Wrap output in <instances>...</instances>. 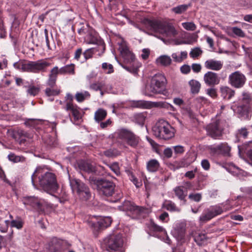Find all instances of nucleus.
Wrapping results in <instances>:
<instances>
[{"label": "nucleus", "instance_id": "obj_1", "mask_svg": "<svg viewBox=\"0 0 252 252\" xmlns=\"http://www.w3.org/2000/svg\"><path fill=\"white\" fill-rule=\"evenodd\" d=\"M32 181L34 186L38 182L42 189L50 194L55 192L59 188L55 174L51 172H44L40 167L37 168L33 173Z\"/></svg>", "mask_w": 252, "mask_h": 252}, {"label": "nucleus", "instance_id": "obj_2", "mask_svg": "<svg viewBox=\"0 0 252 252\" xmlns=\"http://www.w3.org/2000/svg\"><path fill=\"white\" fill-rule=\"evenodd\" d=\"M144 23L151 30L158 32L168 37H175L178 33L177 31L173 26L163 24L158 21L145 19L144 20Z\"/></svg>", "mask_w": 252, "mask_h": 252}, {"label": "nucleus", "instance_id": "obj_3", "mask_svg": "<svg viewBox=\"0 0 252 252\" xmlns=\"http://www.w3.org/2000/svg\"><path fill=\"white\" fill-rule=\"evenodd\" d=\"M153 130L156 137L165 140L169 139L174 135V129L164 121H161L157 123Z\"/></svg>", "mask_w": 252, "mask_h": 252}, {"label": "nucleus", "instance_id": "obj_4", "mask_svg": "<svg viewBox=\"0 0 252 252\" xmlns=\"http://www.w3.org/2000/svg\"><path fill=\"white\" fill-rule=\"evenodd\" d=\"M119 208L121 210L126 211L127 215L133 219L144 217L148 212L147 209L136 206L129 201H125Z\"/></svg>", "mask_w": 252, "mask_h": 252}, {"label": "nucleus", "instance_id": "obj_5", "mask_svg": "<svg viewBox=\"0 0 252 252\" xmlns=\"http://www.w3.org/2000/svg\"><path fill=\"white\" fill-rule=\"evenodd\" d=\"M166 82V79L163 74H155L151 79L150 85L147 86V90L154 94H160L164 89Z\"/></svg>", "mask_w": 252, "mask_h": 252}, {"label": "nucleus", "instance_id": "obj_6", "mask_svg": "<svg viewBox=\"0 0 252 252\" xmlns=\"http://www.w3.org/2000/svg\"><path fill=\"white\" fill-rule=\"evenodd\" d=\"M70 186L73 191H76L79 198L87 201L91 197V194L89 188L83 182L74 179L70 181Z\"/></svg>", "mask_w": 252, "mask_h": 252}, {"label": "nucleus", "instance_id": "obj_7", "mask_svg": "<svg viewBox=\"0 0 252 252\" xmlns=\"http://www.w3.org/2000/svg\"><path fill=\"white\" fill-rule=\"evenodd\" d=\"M105 243L108 249L112 251H120V252H125L123 248L124 245V239L120 234H112L105 240Z\"/></svg>", "mask_w": 252, "mask_h": 252}, {"label": "nucleus", "instance_id": "obj_8", "mask_svg": "<svg viewBox=\"0 0 252 252\" xmlns=\"http://www.w3.org/2000/svg\"><path fill=\"white\" fill-rule=\"evenodd\" d=\"M205 129L208 135L214 139H219L222 135V123L220 120H217L206 126Z\"/></svg>", "mask_w": 252, "mask_h": 252}, {"label": "nucleus", "instance_id": "obj_9", "mask_svg": "<svg viewBox=\"0 0 252 252\" xmlns=\"http://www.w3.org/2000/svg\"><path fill=\"white\" fill-rule=\"evenodd\" d=\"M87 222L92 228H94V230L97 231L101 227L109 226L112 222V219L109 217L98 218L93 216L89 218Z\"/></svg>", "mask_w": 252, "mask_h": 252}, {"label": "nucleus", "instance_id": "obj_10", "mask_svg": "<svg viewBox=\"0 0 252 252\" xmlns=\"http://www.w3.org/2000/svg\"><path fill=\"white\" fill-rule=\"evenodd\" d=\"M115 187V185L113 182L106 180H100L97 184L99 194L106 196L112 195L114 192Z\"/></svg>", "mask_w": 252, "mask_h": 252}, {"label": "nucleus", "instance_id": "obj_11", "mask_svg": "<svg viewBox=\"0 0 252 252\" xmlns=\"http://www.w3.org/2000/svg\"><path fill=\"white\" fill-rule=\"evenodd\" d=\"M50 65L49 63L43 61L31 62L28 63L22 64V68L26 71L38 72L39 71L43 70Z\"/></svg>", "mask_w": 252, "mask_h": 252}, {"label": "nucleus", "instance_id": "obj_12", "mask_svg": "<svg viewBox=\"0 0 252 252\" xmlns=\"http://www.w3.org/2000/svg\"><path fill=\"white\" fill-rule=\"evenodd\" d=\"M118 137L125 140L127 143L132 147H135L139 142V138L131 132L124 129L120 130L118 132Z\"/></svg>", "mask_w": 252, "mask_h": 252}, {"label": "nucleus", "instance_id": "obj_13", "mask_svg": "<svg viewBox=\"0 0 252 252\" xmlns=\"http://www.w3.org/2000/svg\"><path fill=\"white\" fill-rule=\"evenodd\" d=\"M223 209L220 206H212L206 210V212L200 217V220L202 222H206L220 215L223 212Z\"/></svg>", "mask_w": 252, "mask_h": 252}, {"label": "nucleus", "instance_id": "obj_14", "mask_svg": "<svg viewBox=\"0 0 252 252\" xmlns=\"http://www.w3.org/2000/svg\"><path fill=\"white\" fill-rule=\"evenodd\" d=\"M230 84L236 88L242 87L245 83V76L239 71L232 73L229 77Z\"/></svg>", "mask_w": 252, "mask_h": 252}, {"label": "nucleus", "instance_id": "obj_15", "mask_svg": "<svg viewBox=\"0 0 252 252\" xmlns=\"http://www.w3.org/2000/svg\"><path fill=\"white\" fill-rule=\"evenodd\" d=\"M203 80L207 86H214L220 83V78L217 73L209 71L204 74Z\"/></svg>", "mask_w": 252, "mask_h": 252}, {"label": "nucleus", "instance_id": "obj_16", "mask_svg": "<svg viewBox=\"0 0 252 252\" xmlns=\"http://www.w3.org/2000/svg\"><path fill=\"white\" fill-rule=\"evenodd\" d=\"M23 202L25 205H29L35 209L42 211L44 210L43 201L32 196L25 197Z\"/></svg>", "mask_w": 252, "mask_h": 252}, {"label": "nucleus", "instance_id": "obj_17", "mask_svg": "<svg viewBox=\"0 0 252 252\" xmlns=\"http://www.w3.org/2000/svg\"><path fill=\"white\" fill-rule=\"evenodd\" d=\"M119 50L126 63H131L134 61V55L129 51L125 42L120 44Z\"/></svg>", "mask_w": 252, "mask_h": 252}, {"label": "nucleus", "instance_id": "obj_18", "mask_svg": "<svg viewBox=\"0 0 252 252\" xmlns=\"http://www.w3.org/2000/svg\"><path fill=\"white\" fill-rule=\"evenodd\" d=\"M204 66L208 69L219 71L222 68L223 63L220 61L210 59L205 62Z\"/></svg>", "mask_w": 252, "mask_h": 252}, {"label": "nucleus", "instance_id": "obj_19", "mask_svg": "<svg viewBox=\"0 0 252 252\" xmlns=\"http://www.w3.org/2000/svg\"><path fill=\"white\" fill-rule=\"evenodd\" d=\"M85 42L89 44H97L103 50V52L105 49V45L102 40L97 36L89 34L85 37Z\"/></svg>", "mask_w": 252, "mask_h": 252}, {"label": "nucleus", "instance_id": "obj_20", "mask_svg": "<svg viewBox=\"0 0 252 252\" xmlns=\"http://www.w3.org/2000/svg\"><path fill=\"white\" fill-rule=\"evenodd\" d=\"M59 74H60V68L59 69L58 66H55L51 69L48 81V84L51 88L55 85L57 75Z\"/></svg>", "mask_w": 252, "mask_h": 252}, {"label": "nucleus", "instance_id": "obj_21", "mask_svg": "<svg viewBox=\"0 0 252 252\" xmlns=\"http://www.w3.org/2000/svg\"><path fill=\"white\" fill-rule=\"evenodd\" d=\"M15 138H18V141L20 144H24L27 140V139L31 138V135L22 129L18 130L14 134Z\"/></svg>", "mask_w": 252, "mask_h": 252}, {"label": "nucleus", "instance_id": "obj_22", "mask_svg": "<svg viewBox=\"0 0 252 252\" xmlns=\"http://www.w3.org/2000/svg\"><path fill=\"white\" fill-rule=\"evenodd\" d=\"M79 167L81 170L91 173L95 171L94 166L88 161H81L79 163Z\"/></svg>", "mask_w": 252, "mask_h": 252}, {"label": "nucleus", "instance_id": "obj_23", "mask_svg": "<svg viewBox=\"0 0 252 252\" xmlns=\"http://www.w3.org/2000/svg\"><path fill=\"white\" fill-rule=\"evenodd\" d=\"M221 95L224 98L226 99L231 98L234 94V91L231 89L226 86H223L220 88Z\"/></svg>", "mask_w": 252, "mask_h": 252}, {"label": "nucleus", "instance_id": "obj_24", "mask_svg": "<svg viewBox=\"0 0 252 252\" xmlns=\"http://www.w3.org/2000/svg\"><path fill=\"white\" fill-rule=\"evenodd\" d=\"M67 111L70 110L74 119L76 120H79L81 118V113L79 110V107L74 104H68L67 108H65Z\"/></svg>", "mask_w": 252, "mask_h": 252}, {"label": "nucleus", "instance_id": "obj_25", "mask_svg": "<svg viewBox=\"0 0 252 252\" xmlns=\"http://www.w3.org/2000/svg\"><path fill=\"white\" fill-rule=\"evenodd\" d=\"M107 116V112L103 109L99 108L95 111L94 118L96 122H99L104 120Z\"/></svg>", "mask_w": 252, "mask_h": 252}, {"label": "nucleus", "instance_id": "obj_26", "mask_svg": "<svg viewBox=\"0 0 252 252\" xmlns=\"http://www.w3.org/2000/svg\"><path fill=\"white\" fill-rule=\"evenodd\" d=\"M159 166V162L156 159H151L147 163V170L152 172L157 171Z\"/></svg>", "mask_w": 252, "mask_h": 252}, {"label": "nucleus", "instance_id": "obj_27", "mask_svg": "<svg viewBox=\"0 0 252 252\" xmlns=\"http://www.w3.org/2000/svg\"><path fill=\"white\" fill-rule=\"evenodd\" d=\"M156 61L158 64L163 66H168L171 64V59L169 56L162 55L158 58Z\"/></svg>", "mask_w": 252, "mask_h": 252}, {"label": "nucleus", "instance_id": "obj_28", "mask_svg": "<svg viewBox=\"0 0 252 252\" xmlns=\"http://www.w3.org/2000/svg\"><path fill=\"white\" fill-rule=\"evenodd\" d=\"M74 64H70L63 66L60 68V74H74Z\"/></svg>", "mask_w": 252, "mask_h": 252}, {"label": "nucleus", "instance_id": "obj_29", "mask_svg": "<svg viewBox=\"0 0 252 252\" xmlns=\"http://www.w3.org/2000/svg\"><path fill=\"white\" fill-rule=\"evenodd\" d=\"M184 187L183 186H178L176 187L174 191L176 195L182 200H184L187 195V192L183 190Z\"/></svg>", "mask_w": 252, "mask_h": 252}, {"label": "nucleus", "instance_id": "obj_30", "mask_svg": "<svg viewBox=\"0 0 252 252\" xmlns=\"http://www.w3.org/2000/svg\"><path fill=\"white\" fill-rule=\"evenodd\" d=\"M189 85L191 88V92L193 94H197L200 89V83L195 80H191L189 82Z\"/></svg>", "mask_w": 252, "mask_h": 252}, {"label": "nucleus", "instance_id": "obj_31", "mask_svg": "<svg viewBox=\"0 0 252 252\" xmlns=\"http://www.w3.org/2000/svg\"><path fill=\"white\" fill-rule=\"evenodd\" d=\"M90 97V94L87 91L77 92L75 96L76 100L79 102H83L85 99L89 98Z\"/></svg>", "mask_w": 252, "mask_h": 252}, {"label": "nucleus", "instance_id": "obj_32", "mask_svg": "<svg viewBox=\"0 0 252 252\" xmlns=\"http://www.w3.org/2000/svg\"><path fill=\"white\" fill-rule=\"evenodd\" d=\"M8 159L14 163L18 162H24L25 161V158L22 156H17L13 153H10L8 155Z\"/></svg>", "mask_w": 252, "mask_h": 252}, {"label": "nucleus", "instance_id": "obj_33", "mask_svg": "<svg viewBox=\"0 0 252 252\" xmlns=\"http://www.w3.org/2000/svg\"><path fill=\"white\" fill-rule=\"evenodd\" d=\"M189 6L190 4H182L173 8L172 11L176 14H180L186 11Z\"/></svg>", "mask_w": 252, "mask_h": 252}, {"label": "nucleus", "instance_id": "obj_34", "mask_svg": "<svg viewBox=\"0 0 252 252\" xmlns=\"http://www.w3.org/2000/svg\"><path fill=\"white\" fill-rule=\"evenodd\" d=\"M220 154L225 156H230V152L231 148L229 147L227 143H221L220 144Z\"/></svg>", "mask_w": 252, "mask_h": 252}, {"label": "nucleus", "instance_id": "obj_35", "mask_svg": "<svg viewBox=\"0 0 252 252\" xmlns=\"http://www.w3.org/2000/svg\"><path fill=\"white\" fill-rule=\"evenodd\" d=\"M150 229L155 232H163L166 234L165 230L160 226L156 224L154 222L151 221L150 224Z\"/></svg>", "mask_w": 252, "mask_h": 252}, {"label": "nucleus", "instance_id": "obj_36", "mask_svg": "<svg viewBox=\"0 0 252 252\" xmlns=\"http://www.w3.org/2000/svg\"><path fill=\"white\" fill-rule=\"evenodd\" d=\"M60 248L59 243L56 240L52 241L49 244V252H56Z\"/></svg>", "mask_w": 252, "mask_h": 252}, {"label": "nucleus", "instance_id": "obj_37", "mask_svg": "<svg viewBox=\"0 0 252 252\" xmlns=\"http://www.w3.org/2000/svg\"><path fill=\"white\" fill-rule=\"evenodd\" d=\"M105 87H106V84L104 82H98L91 84L90 88L94 91H98L105 90Z\"/></svg>", "mask_w": 252, "mask_h": 252}, {"label": "nucleus", "instance_id": "obj_38", "mask_svg": "<svg viewBox=\"0 0 252 252\" xmlns=\"http://www.w3.org/2000/svg\"><path fill=\"white\" fill-rule=\"evenodd\" d=\"M39 90V88L33 85H30L28 88L27 93L30 95L35 96L38 94Z\"/></svg>", "mask_w": 252, "mask_h": 252}, {"label": "nucleus", "instance_id": "obj_39", "mask_svg": "<svg viewBox=\"0 0 252 252\" xmlns=\"http://www.w3.org/2000/svg\"><path fill=\"white\" fill-rule=\"evenodd\" d=\"M220 144L218 145H211L208 147L210 153L214 155L220 154Z\"/></svg>", "mask_w": 252, "mask_h": 252}, {"label": "nucleus", "instance_id": "obj_40", "mask_svg": "<svg viewBox=\"0 0 252 252\" xmlns=\"http://www.w3.org/2000/svg\"><path fill=\"white\" fill-rule=\"evenodd\" d=\"M9 220H3L0 218V231L1 232H6L8 228Z\"/></svg>", "mask_w": 252, "mask_h": 252}, {"label": "nucleus", "instance_id": "obj_41", "mask_svg": "<svg viewBox=\"0 0 252 252\" xmlns=\"http://www.w3.org/2000/svg\"><path fill=\"white\" fill-rule=\"evenodd\" d=\"M183 27L188 31H193L196 29V26L193 22H185L182 24Z\"/></svg>", "mask_w": 252, "mask_h": 252}, {"label": "nucleus", "instance_id": "obj_42", "mask_svg": "<svg viewBox=\"0 0 252 252\" xmlns=\"http://www.w3.org/2000/svg\"><path fill=\"white\" fill-rule=\"evenodd\" d=\"M40 122L41 121L39 119H28L25 121V124L28 126L34 127Z\"/></svg>", "mask_w": 252, "mask_h": 252}, {"label": "nucleus", "instance_id": "obj_43", "mask_svg": "<svg viewBox=\"0 0 252 252\" xmlns=\"http://www.w3.org/2000/svg\"><path fill=\"white\" fill-rule=\"evenodd\" d=\"M10 225L12 227H16L18 229H20L23 226V222L20 219L15 220H12L11 221Z\"/></svg>", "mask_w": 252, "mask_h": 252}, {"label": "nucleus", "instance_id": "obj_44", "mask_svg": "<svg viewBox=\"0 0 252 252\" xmlns=\"http://www.w3.org/2000/svg\"><path fill=\"white\" fill-rule=\"evenodd\" d=\"M45 92L46 95L48 96H51L58 95L60 94V91L57 89L48 88L46 89Z\"/></svg>", "mask_w": 252, "mask_h": 252}, {"label": "nucleus", "instance_id": "obj_45", "mask_svg": "<svg viewBox=\"0 0 252 252\" xmlns=\"http://www.w3.org/2000/svg\"><path fill=\"white\" fill-rule=\"evenodd\" d=\"M152 106L156 107H160V108H167L170 107L173 110H174V107L168 104L162 102H154L151 105Z\"/></svg>", "mask_w": 252, "mask_h": 252}, {"label": "nucleus", "instance_id": "obj_46", "mask_svg": "<svg viewBox=\"0 0 252 252\" xmlns=\"http://www.w3.org/2000/svg\"><path fill=\"white\" fill-rule=\"evenodd\" d=\"M231 31L237 36L244 37L245 36L244 32L240 28L238 27H232L231 28Z\"/></svg>", "mask_w": 252, "mask_h": 252}, {"label": "nucleus", "instance_id": "obj_47", "mask_svg": "<svg viewBox=\"0 0 252 252\" xmlns=\"http://www.w3.org/2000/svg\"><path fill=\"white\" fill-rule=\"evenodd\" d=\"M194 240L199 245H201L204 241L206 240V236L204 234H199L195 236Z\"/></svg>", "mask_w": 252, "mask_h": 252}, {"label": "nucleus", "instance_id": "obj_48", "mask_svg": "<svg viewBox=\"0 0 252 252\" xmlns=\"http://www.w3.org/2000/svg\"><path fill=\"white\" fill-rule=\"evenodd\" d=\"M102 68L107 73H111L113 72V67L111 64L106 63H103L102 64Z\"/></svg>", "mask_w": 252, "mask_h": 252}, {"label": "nucleus", "instance_id": "obj_49", "mask_svg": "<svg viewBox=\"0 0 252 252\" xmlns=\"http://www.w3.org/2000/svg\"><path fill=\"white\" fill-rule=\"evenodd\" d=\"M110 168L117 175L120 174L119 164L117 162L113 163L109 165Z\"/></svg>", "mask_w": 252, "mask_h": 252}, {"label": "nucleus", "instance_id": "obj_50", "mask_svg": "<svg viewBox=\"0 0 252 252\" xmlns=\"http://www.w3.org/2000/svg\"><path fill=\"white\" fill-rule=\"evenodd\" d=\"M202 52L200 48H195L191 51L189 54L192 58H196L201 55Z\"/></svg>", "mask_w": 252, "mask_h": 252}, {"label": "nucleus", "instance_id": "obj_51", "mask_svg": "<svg viewBox=\"0 0 252 252\" xmlns=\"http://www.w3.org/2000/svg\"><path fill=\"white\" fill-rule=\"evenodd\" d=\"M239 4L246 8H250L252 7V0H240Z\"/></svg>", "mask_w": 252, "mask_h": 252}, {"label": "nucleus", "instance_id": "obj_52", "mask_svg": "<svg viewBox=\"0 0 252 252\" xmlns=\"http://www.w3.org/2000/svg\"><path fill=\"white\" fill-rule=\"evenodd\" d=\"M94 54V49L90 48L86 50L83 53L86 60L91 58Z\"/></svg>", "mask_w": 252, "mask_h": 252}, {"label": "nucleus", "instance_id": "obj_53", "mask_svg": "<svg viewBox=\"0 0 252 252\" xmlns=\"http://www.w3.org/2000/svg\"><path fill=\"white\" fill-rule=\"evenodd\" d=\"M164 208L169 211L175 210L176 206L175 204L171 202L167 201L163 204Z\"/></svg>", "mask_w": 252, "mask_h": 252}, {"label": "nucleus", "instance_id": "obj_54", "mask_svg": "<svg viewBox=\"0 0 252 252\" xmlns=\"http://www.w3.org/2000/svg\"><path fill=\"white\" fill-rule=\"evenodd\" d=\"M248 134V132L247 129L245 128H242L238 130L237 133V136L238 137H242L245 138L247 137Z\"/></svg>", "mask_w": 252, "mask_h": 252}, {"label": "nucleus", "instance_id": "obj_55", "mask_svg": "<svg viewBox=\"0 0 252 252\" xmlns=\"http://www.w3.org/2000/svg\"><path fill=\"white\" fill-rule=\"evenodd\" d=\"M189 197L190 199L196 202H199L201 200L202 196L200 193H192L189 195Z\"/></svg>", "mask_w": 252, "mask_h": 252}, {"label": "nucleus", "instance_id": "obj_56", "mask_svg": "<svg viewBox=\"0 0 252 252\" xmlns=\"http://www.w3.org/2000/svg\"><path fill=\"white\" fill-rule=\"evenodd\" d=\"M207 94L212 98H215L217 95L216 90L214 88L208 89Z\"/></svg>", "mask_w": 252, "mask_h": 252}, {"label": "nucleus", "instance_id": "obj_57", "mask_svg": "<svg viewBox=\"0 0 252 252\" xmlns=\"http://www.w3.org/2000/svg\"><path fill=\"white\" fill-rule=\"evenodd\" d=\"M104 155L108 157H111L113 156H116L117 154V151L112 150H106L104 152Z\"/></svg>", "mask_w": 252, "mask_h": 252}, {"label": "nucleus", "instance_id": "obj_58", "mask_svg": "<svg viewBox=\"0 0 252 252\" xmlns=\"http://www.w3.org/2000/svg\"><path fill=\"white\" fill-rule=\"evenodd\" d=\"M174 152L177 154H181L185 151L184 147L182 146H176L174 147Z\"/></svg>", "mask_w": 252, "mask_h": 252}, {"label": "nucleus", "instance_id": "obj_59", "mask_svg": "<svg viewBox=\"0 0 252 252\" xmlns=\"http://www.w3.org/2000/svg\"><path fill=\"white\" fill-rule=\"evenodd\" d=\"M201 166L204 170H208L210 168V164L207 159H203L201 161Z\"/></svg>", "mask_w": 252, "mask_h": 252}, {"label": "nucleus", "instance_id": "obj_60", "mask_svg": "<svg viewBox=\"0 0 252 252\" xmlns=\"http://www.w3.org/2000/svg\"><path fill=\"white\" fill-rule=\"evenodd\" d=\"M150 50L148 49H143L141 54V57L144 60H146L148 58L150 55Z\"/></svg>", "mask_w": 252, "mask_h": 252}, {"label": "nucleus", "instance_id": "obj_61", "mask_svg": "<svg viewBox=\"0 0 252 252\" xmlns=\"http://www.w3.org/2000/svg\"><path fill=\"white\" fill-rule=\"evenodd\" d=\"M65 99H66V101L65 108H67V106H68V104H73V103H72L73 97V96L71 94H67L65 96Z\"/></svg>", "mask_w": 252, "mask_h": 252}, {"label": "nucleus", "instance_id": "obj_62", "mask_svg": "<svg viewBox=\"0 0 252 252\" xmlns=\"http://www.w3.org/2000/svg\"><path fill=\"white\" fill-rule=\"evenodd\" d=\"M196 171L197 168L196 167L193 171L192 170L186 172V173L185 174V176L186 177L189 178L190 179H193L195 176L194 173L196 172Z\"/></svg>", "mask_w": 252, "mask_h": 252}, {"label": "nucleus", "instance_id": "obj_63", "mask_svg": "<svg viewBox=\"0 0 252 252\" xmlns=\"http://www.w3.org/2000/svg\"><path fill=\"white\" fill-rule=\"evenodd\" d=\"M181 71L184 74H187L190 71V66L188 65H184L180 68Z\"/></svg>", "mask_w": 252, "mask_h": 252}, {"label": "nucleus", "instance_id": "obj_64", "mask_svg": "<svg viewBox=\"0 0 252 252\" xmlns=\"http://www.w3.org/2000/svg\"><path fill=\"white\" fill-rule=\"evenodd\" d=\"M163 154L167 158H170L172 157V151L171 149L167 148L164 150Z\"/></svg>", "mask_w": 252, "mask_h": 252}]
</instances>
